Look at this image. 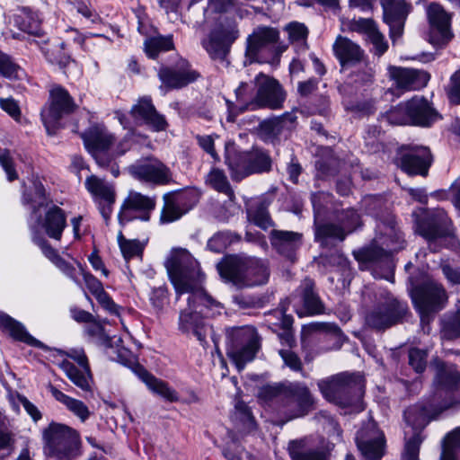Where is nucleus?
I'll list each match as a JSON object with an SVG mask.
<instances>
[{"label": "nucleus", "instance_id": "obj_33", "mask_svg": "<svg viewBox=\"0 0 460 460\" xmlns=\"http://www.w3.org/2000/svg\"><path fill=\"white\" fill-rule=\"evenodd\" d=\"M164 205L160 217L162 223H171L178 220L188 211V208H181L184 201L181 195L171 196L167 194L164 197Z\"/></svg>", "mask_w": 460, "mask_h": 460}, {"label": "nucleus", "instance_id": "obj_4", "mask_svg": "<svg viewBox=\"0 0 460 460\" xmlns=\"http://www.w3.org/2000/svg\"><path fill=\"white\" fill-rule=\"evenodd\" d=\"M43 452L56 460H75L81 455L79 433L65 424L51 422L42 430Z\"/></svg>", "mask_w": 460, "mask_h": 460}, {"label": "nucleus", "instance_id": "obj_47", "mask_svg": "<svg viewBox=\"0 0 460 460\" xmlns=\"http://www.w3.org/2000/svg\"><path fill=\"white\" fill-rule=\"evenodd\" d=\"M346 233L341 226L334 224H324L317 227L315 237L319 240L327 238H336L341 241L344 240Z\"/></svg>", "mask_w": 460, "mask_h": 460}, {"label": "nucleus", "instance_id": "obj_38", "mask_svg": "<svg viewBox=\"0 0 460 460\" xmlns=\"http://www.w3.org/2000/svg\"><path fill=\"white\" fill-rule=\"evenodd\" d=\"M314 283L309 279H305L301 285L304 305L309 314H321L323 308L319 297L314 293Z\"/></svg>", "mask_w": 460, "mask_h": 460}, {"label": "nucleus", "instance_id": "obj_23", "mask_svg": "<svg viewBox=\"0 0 460 460\" xmlns=\"http://www.w3.org/2000/svg\"><path fill=\"white\" fill-rule=\"evenodd\" d=\"M431 164V155L427 147H417L401 157V168L408 174L426 175Z\"/></svg>", "mask_w": 460, "mask_h": 460}, {"label": "nucleus", "instance_id": "obj_34", "mask_svg": "<svg viewBox=\"0 0 460 460\" xmlns=\"http://www.w3.org/2000/svg\"><path fill=\"white\" fill-rule=\"evenodd\" d=\"M295 119L293 115L286 114L264 120L260 124V134L266 140H273L281 134L287 123L292 124Z\"/></svg>", "mask_w": 460, "mask_h": 460}, {"label": "nucleus", "instance_id": "obj_42", "mask_svg": "<svg viewBox=\"0 0 460 460\" xmlns=\"http://www.w3.org/2000/svg\"><path fill=\"white\" fill-rule=\"evenodd\" d=\"M171 37H155L145 41V51L149 58H155L160 51H166L172 48Z\"/></svg>", "mask_w": 460, "mask_h": 460}, {"label": "nucleus", "instance_id": "obj_36", "mask_svg": "<svg viewBox=\"0 0 460 460\" xmlns=\"http://www.w3.org/2000/svg\"><path fill=\"white\" fill-rule=\"evenodd\" d=\"M288 451L292 460H325V454L323 452L308 448L305 440L290 442Z\"/></svg>", "mask_w": 460, "mask_h": 460}, {"label": "nucleus", "instance_id": "obj_55", "mask_svg": "<svg viewBox=\"0 0 460 460\" xmlns=\"http://www.w3.org/2000/svg\"><path fill=\"white\" fill-rule=\"evenodd\" d=\"M217 136H212V135H198L196 137L197 141L199 143V146L215 161H219V156L215 150V138H217Z\"/></svg>", "mask_w": 460, "mask_h": 460}, {"label": "nucleus", "instance_id": "obj_39", "mask_svg": "<svg viewBox=\"0 0 460 460\" xmlns=\"http://www.w3.org/2000/svg\"><path fill=\"white\" fill-rule=\"evenodd\" d=\"M208 184H209L216 190L225 193L230 199L234 197V191L230 186L229 181L225 174L223 170L214 168L212 169L206 179Z\"/></svg>", "mask_w": 460, "mask_h": 460}, {"label": "nucleus", "instance_id": "obj_61", "mask_svg": "<svg viewBox=\"0 0 460 460\" xmlns=\"http://www.w3.org/2000/svg\"><path fill=\"white\" fill-rule=\"evenodd\" d=\"M77 265L84 276L87 288L93 296L103 290L102 284L95 277H93L91 274L85 273L80 263H77Z\"/></svg>", "mask_w": 460, "mask_h": 460}, {"label": "nucleus", "instance_id": "obj_31", "mask_svg": "<svg viewBox=\"0 0 460 460\" xmlns=\"http://www.w3.org/2000/svg\"><path fill=\"white\" fill-rule=\"evenodd\" d=\"M48 388L52 396L64 404L82 422H84L90 417L91 411L84 402L65 394L52 385H49Z\"/></svg>", "mask_w": 460, "mask_h": 460}, {"label": "nucleus", "instance_id": "obj_17", "mask_svg": "<svg viewBox=\"0 0 460 460\" xmlns=\"http://www.w3.org/2000/svg\"><path fill=\"white\" fill-rule=\"evenodd\" d=\"M155 198L143 195L135 190H129L128 196L124 199L120 212L119 214V220L120 224L130 221L135 218L134 212H142L141 219L147 221L149 219V212L155 208Z\"/></svg>", "mask_w": 460, "mask_h": 460}, {"label": "nucleus", "instance_id": "obj_49", "mask_svg": "<svg viewBox=\"0 0 460 460\" xmlns=\"http://www.w3.org/2000/svg\"><path fill=\"white\" fill-rule=\"evenodd\" d=\"M422 438L419 430H414L411 438L406 440L405 449L403 453V460H419L420 446Z\"/></svg>", "mask_w": 460, "mask_h": 460}, {"label": "nucleus", "instance_id": "obj_11", "mask_svg": "<svg viewBox=\"0 0 460 460\" xmlns=\"http://www.w3.org/2000/svg\"><path fill=\"white\" fill-rule=\"evenodd\" d=\"M427 16L430 26L429 41L439 47L447 44L454 37L451 31L452 14L439 4L431 3L427 7Z\"/></svg>", "mask_w": 460, "mask_h": 460}, {"label": "nucleus", "instance_id": "obj_54", "mask_svg": "<svg viewBox=\"0 0 460 460\" xmlns=\"http://www.w3.org/2000/svg\"><path fill=\"white\" fill-rule=\"evenodd\" d=\"M223 454L228 460H252L251 456L235 440L227 443Z\"/></svg>", "mask_w": 460, "mask_h": 460}, {"label": "nucleus", "instance_id": "obj_56", "mask_svg": "<svg viewBox=\"0 0 460 460\" xmlns=\"http://www.w3.org/2000/svg\"><path fill=\"white\" fill-rule=\"evenodd\" d=\"M426 352L419 349H411L409 351L410 365L416 372H422L426 367Z\"/></svg>", "mask_w": 460, "mask_h": 460}, {"label": "nucleus", "instance_id": "obj_64", "mask_svg": "<svg viewBox=\"0 0 460 460\" xmlns=\"http://www.w3.org/2000/svg\"><path fill=\"white\" fill-rule=\"evenodd\" d=\"M0 164L5 171L9 181H13L17 178V174L13 168V162L10 157V154L7 150H3L0 153Z\"/></svg>", "mask_w": 460, "mask_h": 460}, {"label": "nucleus", "instance_id": "obj_40", "mask_svg": "<svg viewBox=\"0 0 460 460\" xmlns=\"http://www.w3.org/2000/svg\"><path fill=\"white\" fill-rule=\"evenodd\" d=\"M382 244L385 245V248L371 246L355 251L353 252L354 257L360 262H369L381 259L383 256L387 255V249L392 250L388 240L382 242Z\"/></svg>", "mask_w": 460, "mask_h": 460}, {"label": "nucleus", "instance_id": "obj_53", "mask_svg": "<svg viewBox=\"0 0 460 460\" xmlns=\"http://www.w3.org/2000/svg\"><path fill=\"white\" fill-rule=\"evenodd\" d=\"M66 42H61L59 45L55 46L51 50L46 53L48 60L51 63L58 64L59 66H66L70 61V56L64 52L66 49Z\"/></svg>", "mask_w": 460, "mask_h": 460}, {"label": "nucleus", "instance_id": "obj_35", "mask_svg": "<svg viewBox=\"0 0 460 460\" xmlns=\"http://www.w3.org/2000/svg\"><path fill=\"white\" fill-rule=\"evenodd\" d=\"M0 326L3 327L15 340L24 341L28 344H37L39 341L31 337L25 328L9 315L0 314Z\"/></svg>", "mask_w": 460, "mask_h": 460}, {"label": "nucleus", "instance_id": "obj_62", "mask_svg": "<svg viewBox=\"0 0 460 460\" xmlns=\"http://www.w3.org/2000/svg\"><path fill=\"white\" fill-rule=\"evenodd\" d=\"M448 95L452 102L460 103V69L451 76Z\"/></svg>", "mask_w": 460, "mask_h": 460}, {"label": "nucleus", "instance_id": "obj_20", "mask_svg": "<svg viewBox=\"0 0 460 460\" xmlns=\"http://www.w3.org/2000/svg\"><path fill=\"white\" fill-rule=\"evenodd\" d=\"M388 71L397 88L404 91L420 89L429 80V75L426 72L414 68L389 66Z\"/></svg>", "mask_w": 460, "mask_h": 460}, {"label": "nucleus", "instance_id": "obj_12", "mask_svg": "<svg viewBox=\"0 0 460 460\" xmlns=\"http://www.w3.org/2000/svg\"><path fill=\"white\" fill-rule=\"evenodd\" d=\"M411 297L421 314L439 310L447 301L444 288L434 280H428L411 290Z\"/></svg>", "mask_w": 460, "mask_h": 460}, {"label": "nucleus", "instance_id": "obj_1", "mask_svg": "<svg viewBox=\"0 0 460 460\" xmlns=\"http://www.w3.org/2000/svg\"><path fill=\"white\" fill-rule=\"evenodd\" d=\"M171 283L177 296L191 294L208 303H214L203 287L204 274L199 261L184 248H172L164 262Z\"/></svg>", "mask_w": 460, "mask_h": 460}, {"label": "nucleus", "instance_id": "obj_45", "mask_svg": "<svg viewBox=\"0 0 460 460\" xmlns=\"http://www.w3.org/2000/svg\"><path fill=\"white\" fill-rule=\"evenodd\" d=\"M236 100L239 102L237 109L240 111L252 110V100L254 98L253 89L247 83H241L235 89Z\"/></svg>", "mask_w": 460, "mask_h": 460}, {"label": "nucleus", "instance_id": "obj_29", "mask_svg": "<svg viewBox=\"0 0 460 460\" xmlns=\"http://www.w3.org/2000/svg\"><path fill=\"white\" fill-rule=\"evenodd\" d=\"M333 50L342 65L359 62L364 57V52L358 44L342 36L337 37Z\"/></svg>", "mask_w": 460, "mask_h": 460}, {"label": "nucleus", "instance_id": "obj_3", "mask_svg": "<svg viewBox=\"0 0 460 460\" xmlns=\"http://www.w3.org/2000/svg\"><path fill=\"white\" fill-rule=\"evenodd\" d=\"M220 276L238 288L264 285L269 281L267 263L256 258L227 256L217 264Z\"/></svg>", "mask_w": 460, "mask_h": 460}, {"label": "nucleus", "instance_id": "obj_8", "mask_svg": "<svg viewBox=\"0 0 460 460\" xmlns=\"http://www.w3.org/2000/svg\"><path fill=\"white\" fill-rule=\"evenodd\" d=\"M188 308L182 310L179 317V328L184 333H192L200 342L204 341L208 333V327L203 321L200 314L202 310L197 311L199 305H204L208 309H215L219 313L221 305L214 300V303L205 302L199 296H191L188 294Z\"/></svg>", "mask_w": 460, "mask_h": 460}, {"label": "nucleus", "instance_id": "obj_7", "mask_svg": "<svg viewBox=\"0 0 460 460\" xmlns=\"http://www.w3.org/2000/svg\"><path fill=\"white\" fill-rule=\"evenodd\" d=\"M239 37V30L234 20L220 15L217 23L202 45L215 60H224L229 53L231 45Z\"/></svg>", "mask_w": 460, "mask_h": 460}, {"label": "nucleus", "instance_id": "obj_22", "mask_svg": "<svg viewBox=\"0 0 460 460\" xmlns=\"http://www.w3.org/2000/svg\"><path fill=\"white\" fill-rule=\"evenodd\" d=\"M130 114L137 124H146L155 131L164 130L166 128L164 118L156 112L149 98L144 97L138 100L132 107Z\"/></svg>", "mask_w": 460, "mask_h": 460}, {"label": "nucleus", "instance_id": "obj_5", "mask_svg": "<svg viewBox=\"0 0 460 460\" xmlns=\"http://www.w3.org/2000/svg\"><path fill=\"white\" fill-rule=\"evenodd\" d=\"M225 150L226 164L235 181H241L252 173L270 170L271 159L261 149L252 148L247 152H241L234 143L227 142Z\"/></svg>", "mask_w": 460, "mask_h": 460}, {"label": "nucleus", "instance_id": "obj_24", "mask_svg": "<svg viewBox=\"0 0 460 460\" xmlns=\"http://www.w3.org/2000/svg\"><path fill=\"white\" fill-rule=\"evenodd\" d=\"M411 124L418 126H429L438 119V113L422 97H414L405 103Z\"/></svg>", "mask_w": 460, "mask_h": 460}, {"label": "nucleus", "instance_id": "obj_48", "mask_svg": "<svg viewBox=\"0 0 460 460\" xmlns=\"http://www.w3.org/2000/svg\"><path fill=\"white\" fill-rule=\"evenodd\" d=\"M248 218L254 225L261 228L267 229L271 226V221L266 206L261 204L256 208H251L248 211Z\"/></svg>", "mask_w": 460, "mask_h": 460}, {"label": "nucleus", "instance_id": "obj_27", "mask_svg": "<svg viewBox=\"0 0 460 460\" xmlns=\"http://www.w3.org/2000/svg\"><path fill=\"white\" fill-rule=\"evenodd\" d=\"M188 63L182 61L178 70L162 68L159 71V77L162 83L169 88H181L195 81L198 74L195 71L187 69Z\"/></svg>", "mask_w": 460, "mask_h": 460}, {"label": "nucleus", "instance_id": "obj_50", "mask_svg": "<svg viewBox=\"0 0 460 460\" xmlns=\"http://www.w3.org/2000/svg\"><path fill=\"white\" fill-rule=\"evenodd\" d=\"M362 23L369 30L368 37L375 47L376 53L378 56L383 55L388 48L387 42L385 40L384 36L372 27L370 21L364 20L362 21Z\"/></svg>", "mask_w": 460, "mask_h": 460}, {"label": "nucleus", "instance_id": "obj_44", "mask_svg": "<svg viewBox=\"0 0 460 460\" xmlns=\"http://www.w3.org/2000/svg\"><path fill=\"white\" fill-rule=\"evenodd\" d=\"M285 30L288 32V39L291 43H296L300 46L305 45L308 35V30L305 24L293 22L288 23L285 27Z\"/></svg>", "mask_w": 460, "mask_h": 460}, {"label": "nucleus", "instance_id": "obj_9", "mask_svg": "<svg viewBox=\"0 0 460 460\" xmlns=\"http://www.w3.org/2000/svg\"><path fill=\"white\" fill-rule=\"evenodd\" d=\"M75 104L64 88L54 87L50 92V102L41 111V119L49 135L55 133L60 119L71 113Z\"/></svg>", "mask_w": 460, "mask_h": 460}, {"label": "nucleus", "instance_id": "obj_14", "mask_svg": "<svg viewBox=\"0 0 460 460\" xmlns=\"http://www.w3.org/2000/svg\"><path fill=\"white\" fill-rule=\"evenodd\" d=\"M129 172L138 181L155 185H164L172 181L170 169L152 157L131 165Z\"/></svg>", "mask_w": 460, "mask_h": 460}, {"label": "nucleus", "instance_id": "obj_46", "mask_svg": "<svg viewBox=\"0 0 460 460\" xmlns=\"http://www.w3.org/2000/svg\"><path fill=\"white\" fill-rule=\"evenodd\" d=\"M118 242L123 257L126 260H129L142 252L143 247L138 241L127 240L120 232L118 234Z\"/></svg>", "mask_w": 460, "mask_h": 460}, {"label": "nucleus", "instance_id": "obj_52", "mask_svg": "<svg viewBox=\"0 0 460 460\" xmlns=\"http://www.w3.org/2000/svg\"><path fill=\"white\" fill-rule=\"evenodd\" d=\"M20 67L5 53L0 50V75L14 79L19 77Z\"/></svg>", "mask_w": 460, "mask_h": 460}, {"label": "nucleus", "instance_id": "obj_37", "mask_svg": "<svg viewBox=\"0 0 460 460\" xmlns=\"http://www.w3.org/2000/svg\"><path fill=\"white\" fill-rule=\"evenodd\" d=\"M290 393L293 403L298 407L297 412L294 417H300L306 414L314 402L309 390L305 386L294 385L290 387Z\"/></svg>", "mask_w": 460, "mask_h": 460}, {"label": "nucleus", "instance_id": "obj_18", "mask_svg": "<svg viewBox=\"0 0 460 460\" xmlns=\"http://www.w3.org/2000/svg\"><path fill=\"white\" fill-rule=\"evenodd\" d=\"M450 220L443 209H437L434 214L417 223L416 232L429 242L450 234Z\"/></svg>", "mask_w": 460, "mask_h": 460}, {"label": "nucleus", "instance_id": "obj_57", "mask_svg": "<svg viewBox=\"0 0 460 460\" xmlns=\"http://www.w3.org/2000/svg\"><path fill=\"white\" fill-rule=\"evenodd\" d=\"M340 220L342 223L341 227L346 234L352 232L359 224V217L353 209L346 211L342 217H340Z\"/></svg>", "mask_w": 460, "mask_h": 460}, {"label": "nucleus", "instance_id": "obj_59", "mask_svg": "<svg viewBox=\"0 0 460 460\" xmlns=\"http://www.w3.org/2000/svg\"><path fill=\"white\" fill-rule=\"evenodd\" d=\"M84 332L93 339L99 341H104L107 339L102 324L99 322L93 321V319L84 327Z\"/></svg>", "mask_w": 460, "mask_h": 460}, {"label": "nucleus", "instance_id": "obj_63", "mask_svg": "<svg viewBox=\"0 0 460 460\" xmlns=\"http://www.w3.org/2000/svg\"><path fill=\"white\" fill-rule=\"evenodd\" d=\"M438 378L445 385L453 386L460 380V372L456 368L442 370L438 375Z\"/></svg>", "mask_w": 460, "mask_h": 460}, {"label": "nucleus", "instance_id": "obj_41", "mask_svg": "<svg viewBox=\"0 0 460 460\" xmlns=\"http://www.w3.org/2000/svg\"><path fill=\"white\" fill-rule=\"evenodd\" d=\"M459 447L460 428H457L444 438L440 460H456V451Z\"/></svg>", "mask_w": 460, "mask_h": 460}, {"label": "nucleus", "instance_id": "obj_28", "mask_svg": "<svg viewBox=\"0 0 460 460\" xmlns=\"http://www.w3.org/2000/svg\"><path fill=\"white\" fill-rule=\"evenodd\" d=\"M245 344L240 348H234L228 352L239 370H242L247 362L252 361L258 350V341L252 332H245Z\"/></svg>", "mask_w": 460, "mask_h": 460}, {"label": "nucleus", "instance_id": "obj_2", "mask_svg": "<svg viewBox=\"0 0 460 460\" xmlns=\"http://www.w3.org/2000/svg\"><path fill=\"white\" fill-rule=\"evenodd\" d=\"M323 397L351 411H363L364 381L361 376L341 373L318 382Z\"/></svg>", "mask_w": 460, "mask_h": 460}, {"label": "nucleus", "instance_id": "obj_51", "mask_svg": "<svg viewBox=\"0 0 460 460\" xmlns=\"http://www.w3.org/2000/svg\"><path fill=\"white\" fill-rule=\"evenodd\" d=\"M383 119L392 125L411 124L409 116L407 112H405V103L400 104L389 111L385 116H383Z\"/></svg>", "mask_w": 460, "mask_h": 460}, {"label": "nucleus", "instance_id": "obj_16", "mask_svg": "<svg viewBox=\"0 0 460 460\" xmlns=\"http://www.w3.org/2000/svg\"><path fill=\"white\" fill-rule=\"evenodd\" d=\"M384 21L390 27L393 41L400 38L411 6L405 0H381Z\"/></svg>", "mask_w": 460, "mask_h": 460}, {"label": "nucleus", "instance_id": "obj_43", "mask_svg": "<svg viewBox=\"0 0 460 460\" xmlns=\"http://www.w3.org/2000/svg\"><path fill=\"white\" fill-rule=\"evenodd\" d=\"M405 420L416 429L424 427L429 420V411L418 406L411 407L404 412Z\"/></svg>", "mask_w": 460, "mask_h": 460}, {"label": "nucleus", "instance_id": "obj_10", "mask_svg": "<svg viewBox=\"0 0 460 460\" xmlns=\"http://www.w3.org/2000/svg\"><path fill=\"white\" fill-rule=\"evenodd\" d=\"M254 87L256 93L251 102L252 110L262 107L270 109L282 107L286 99V93L276 79L260 73L254 79Z\"/></svg>", "mask_w": 460, "mask_h": 460}, {"label": "nucleus", "instance_id": "obj_26", "mask_svg": "<svg viewBox=\"0 0 460 460\" xmlns=\"http://www.w3.org/2000/svg\"><path fill=\"white\" fill-rule=\"evenodd\" d=\"M272 246L281 254L293 260V252L302 243V234L293 231L273 230L270 233Z\"/></svg>", "mask_w": 460, "mask_h": 460}, {"label": "nucleus", "instance_id": "obj_19", "mask_svg": "<svg viewBox=\"0 0 460 460\" xmlns=\"http://www.w3.org/2000/svg\"><path fill=\"white\" fill-rule=\"evenodd\" d=\"M357 445L368 460H379L384 455V435L374 425L358 432Z\"/></svg>", "mask_w": 460, "mask_h": 460}, {"label": "nucleus", "instance_id": "obj_13", "mask_svg": "<svg viewBox=\"0 0 460 460\" xmlns=\"http://www.w3.org/2000/svg\"><path fill=\"white\" fill-rule=\"evenodd\" d=\"M407 312L404 304L395 298L387 297L366 318L367 323L376 329H385L397 323Z\"/></svg>", "mask_w": 460, "mask_h": 460}, {"label": "nucleus", "instance_id": "obj_58", "mask_svg": "<svg viewBox=\"0 0 460 460\" xmlns=\"http://www.w3.org/2000/svg\"><path fill=\"white\" fill-rule=\"evenodd\" d=\"M442 336L447 340L460 337V309H458L453 321L444 327Z\"/></svg>", "mask_w": 460, "mask_h": 460}, {"label": "nucleus", "instance_id": "obj_32", "mask_svg": "<svg viewBox=\"0 0 460 460\" xmlns=\"http://www.w3.org/2000/svg\"><path fill=\"white\" fill-rule=\"evenodd\" d=\"M138 376L153 393L157 394L169 402L179 400L177 392L171 388L167 383L157 379L143 368H139Z\"/></svg>", "mask_w": 460, "mask_h": 460}, {"label": "nucleus", "instance_id": "obj_15", "mask_svg": "<svg viewBox=\"0 0 460 460\" xmlns=\"http://www.w3.org/2000/svg\"><path fill=\"white\" fill-rule=\"evenodd\" d=\"M67 356L78 363L82 367L79 370L73 363L68 360H63L59 367L65 372L66 376L77 387L84 391H90V382L92 380V374L88 364L87 357L83 349H71Z\"/></svg>", "mask_w": 460, "mask_h": 460}, {"label": "nucleus", "instance_id": "obj_60", "mask_svg": "<svg viewBox=\"0 0 460 460\" xmlns=\"http://www.w3.org/2000/svg\"><path fill=\"white\" fill-rule=\"evenodd\" d=\"M234 6V0H209L208 11L225 13L232 11Z\"/></svg>", "mask_w": 460, "mask_h": 460}, {"label": "nucleus", "instance_id": "obj_21", "mask_svg": "<svg viewBox=\"0 0 460 460\" xmlns=\"http://www.w3.org/2000/svg\"><path fill=\"white\" fill-rule=\"evenodd\" d=\"M279 32L270 26H258L246 40V58L250 62L256 60L259 52L264 47L278 42Z\"/></svg>", "mask_w": 460, "mask_h": 460}, {"label": "nucleus", "instance_id": "obj_30", "mask_svg": "<svg viewBox=\"0 0 460 460\" xmlns=\"http://www.w3.org/2000/svg\"><path fill=\"white\" fill-rule=\"evenodd\" d=\"M84 185L98 203L113 204L115 202L114 188L104 180L91 175L86 178Z\"/></svg>", "mask_w": 460, "mask_h": 460}, {"label": "nucleus", "instance_id": "obj_6", "mask_svg": "<svg viewBox=\"0 0 460 460\" xmlns=\"http://www.w3.org/2000/svg\"><path fill=\"white\" fill-rule=\"evenodd\" d=\"M44 202V190L40 184L35 185L33 190L23 194V203L33 206L32 216L37 221V227H40L50 238L60 240L62 233L66 226V217L65 212L58 206H51L44 212L43 217H38L39 208Z\"/></svg>", "mask_w": 460, "mask_h": 460}, {"label": "nucleus", "instance_id": "obj_25", "mask_svg": "<svg viewBox=\"0 0 460 460\" xmlns=\"http://www.w3.org/2000/svg\"><path fill=\"white\" fill-rule=\"evenodd\" d=\"M85 145L99 165H105L102 161L103 151H106L113 141V137L106 130L93 128L85 137Z\"/></svg>", "mask_w": 460, "mask_h": 460}]
</instances>
